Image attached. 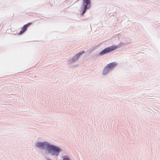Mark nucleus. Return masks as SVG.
<instances>
[{
    "instance_id": "4",
    "label": "nucleus",
    "mask_w": 160,
    "mask_h": 160,
    "mask_svg": "<svg viewBox=\"0 0 160 160\" xmlns=\"http://www.w3.org/2000/svg\"><path fill=\"white\" fill-rule=\"evenodd\" d=\"M32 24V23H28L27 24L23 26L21 28V30L18 33V34H21L25 32L27 29V28L30 26Z\"/></svg>"
},
{
    "instance_id": "7",
    "label": "nucleus",
    "mask_w": 160,
    "mask_h": 160,
    "mask_svg": "<svg viewBox=\"0 0 160 160\" xmlns=\"http://www.w3.org/2000/svg\"><path fill=\"white\" fill-rule=\"evenodd\" d=\"M84 53V51H82L81 52L78 53L76 55V57L78 58V57H79L81 55H82V54H83V53Z\"/></svg>"
},
{
    "instance_id": "1",
    "label": "nucleus",
    "mask_w": 160,
    "mask_h": 160,
    "mask_svg": "<svg viewBox=\"0 0 160 160\" xmlns=\"http://www.w3.org/2000/svg\"><path fill=\"white\" fill-rule=\"evenodd\" d=\"M36 146L42 148H47L49 150H51L53 152L52 154L58 156L61 149L58 147L50 145L47 142H38L36 144Z\"/></svg>"
},
{
    "instance_id": "8",
    "label": "nucleus",
    "mask_w": 160,
    "mask_h": 160,
    "mask_svg": "<svg viewBox=\"0 0 160 160\" xmlns=\"http://www.w3.org/2000/svg\"><path fill=\"white\" fill-rule=\"evenodd\" d=\"M63 160H70V159L66 156L64 157Z\"/></svg>"
},
{
    "instance_id": "3",
    "label": "nucleus",
    "mask_w": 160,
    "mask_h": 160,
    "mask_svg": "<svg viewBox=\"0 0 160 160\" xmlns=\"http://www.w3.org/2000/svg\"><path fill=\"white\" fill-rule=\"evenodd\" d=\"M82 8V15H83L87 9L90 6V1H84L83 2Z\"/></svg>"
},
{
    "instance_id": "6",
    "label": "nucleus",
    "mask_w": 160,
    "mask_h": 160,
    "mask_svg": "<svg viewBox=\"0 0 160 160\" xmlns=\"http://www.w3.org/2000/svg\"><path fill=\"white\" fill-rule=\"evenodd\" d=\"M109 71V70L107 68H106V67H105L103 70V74L104 75L106 74Z\"/></svg>"
},
{
    "instance_id": "5",
    "label": "nucleus",
    "mask_w": 160,
    "mask_h": 160,
    "mask_svg": "<svg viewBox=\"0 0 160 160\" xmlns=\"http://www.w3.org/2000/svg\"><path fill=\"white\" fill-rule=\"evenodd\" d=\"M117 65V64L114 62H112L108 64L106 67L109 70L113 69Z\"/></svg>"
},
{
    "instance_id": "2",
    "label": "nucleus",
    "mask_w": 160,
    "mask_h": 160,
    "mask_svg": "<svg viewBox=\"0 0 160 160\" xmlns=\"http://www.w3.org/2000/svg\"><path fill=\"white\" fill-rule=\"evenodd\" d=\"M117 48V46H112L108 47L102 50L100 53V55H102L113 51Z\"/></svg>"
}]
</instances>
